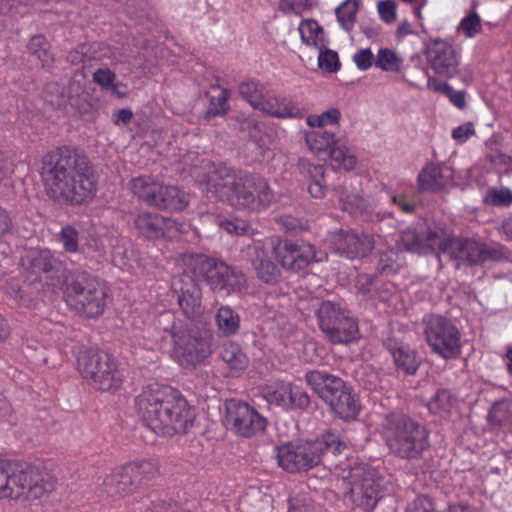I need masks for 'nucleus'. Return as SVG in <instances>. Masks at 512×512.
Instances as JSON below:
<instances>
[{"mask_svg": "<svg viewBox=\"0 0 512 512\" xmlns=\"http://www.w3.org/2000/svg\"><path fill=\"white\" fill-rule=\"evenodd\" d=\"M226 200L231 206L253 211L266 209L274 200L268 182L260 175L226 169Z\"/></svg>", "mask_w": 512, "mask_h": 512, "instance_id": "obj_7", "label": "nucleus"}, {"mask_svg": "<svg viewBox=\"0 0 512 512\" xmlns=\"http://www.w3.org/2000/svg\"><path fill=\"white\" fill-rule=\"evenodd\" d=\"M185 270L195 283H205L213 291L224 289V261L201 253L183 255Z\"/></svg>", "mask_w": 512, "mask_h": 512, "instance_id": "obj_17", "label": "nucleus"}, {"mask_svg": "<svg viewBox=\"0 0 512 512\" xmlns=\"http://www.w3.org/2000/svg\"><path fill=\"white\" fill-rule=\"evenodd\" d=\"M375 66L383 71L398 72L401 67V59L391 49L382 48L378 51Z\"/></svg>", "mask_w": 512, "mask_h": 512, "instance_id": "obj_52", "label": "nucleus"}, {"mask_svg": "<svg viewBox=\"0 0 512 512\" xmlns=\"http://www.w3.org/2000/svg\"><path fill=\"white\" fill-rule=\"evenodd\" d=\"M81 252L87 260L86 265L90 269H98L106 260V250L97 239L89 238L81 247Z\"/></svg>", "mask_w": 512, "mask_h": 512, "instance_id": "obj_44", "label": "nucleus"}, {"mask_svg": "<svg viewBox=\"0 0 512 512\" xmlns=\"http://www.w3.org/2000/svg\"><path fill=\"white\" fill-rule=\"evenodd\" d=\"M38 470L33 467H23V465L8 463V481L11 498L26 496L29 490L32 476L37 474Z\"/></svg>", "mask_w": 512, "mask_h": 512, "instance_id": "obj_25", "label": "nucleus"}, {"mask_svg": "<svg viewBox=\"0 0 512 512\" xmlns=\"http://www.w3.org/2000/svg\"><path fill=\"white\" fill-rule=\"evenodd\" d=\"M297 169L300 174L311 181L325 177V168L323 165H315L306 158H299Z\"/></svg>", "mask_w": 512, "mask_h": 512, "instance_id": "obj_56", "label": "nucleus"}, {"mask_svg": "<svg viewBox=\"0 0 512 512\" xmlns=\"http://www.w3.org/2000/svg\"><path fill=\"white\" fill-rule=\"evenodd\" d=\"M246 287V278L241 270L226 264V291L241 292Z\"/></svg>", "mask_w": 512, "mask_h": 512, "instance_id": "obj_54", "label": "nucleus"}, {"mask_svg": "<svg viewBox=\"0 0 512 512\" xmlns=\"http://www.w3.org/2000/svg\"><path fill=\"white\" fill-rule=\"evenodd\" d=\"M334 133L327 130H313L305 134V141L309 149L317 155L328 152L335 144Z\"/></svg>", "mask_w": 512, "mask_h": 512, "instance_id": "obj_40", "label": "nucleus"}, {"mask_svg": "<svg viewBox=\"0 0 512 512\" xmlns=\"http://www.w3.org/2000/svg\"><path fill=\"white\" fill-rule=\"evenodd\" d=\"M320 330L332 344H349L359 338L357 321L339 303L322 301L315 312Z\"/></svg>", "mask_w": 512, "mask_h": 512, "instance_id": "obj_12", "label": "nucleus"}, {"mask_svg": "<svg viewBox=\"0 0 512 512\" xmlns=\"http://www.w3.org/2000/svg\"><path fill=\"white\" fill-rule=\"evenodd\" d=\"M145 512H180L179 505L167 496L150 494L142 499Z\"/></svg>", "mask_w": 512, "mask_h": 512, "instance_id": "obj_45", "label": "nucleus"}, {"mask_svg": "<svg viewBox=\"0 0 512 512\" xmlns=\"http://www.w3.org/2000/svg\"><path fill=\"white\" fill-rule=\"evenodd\" d=\"M343 211L351 215L361 213L366 209V201L359 193L348 191L346 186L339 185L333 189Z\"/></svg>", "mask_w": 512, "mask_h": 512, "instance_id": "obj_37", "label": "nucleus"}, {"mask_svg": "<svg viewBox=\"0 0 512 512\" xmlns=\"http://www.w3.org/2000/svg\"><path fill=\"white\" fill-rule=\"evenodd\" d=\"M116 74L109 68L97 69L93 74V81L106 90H117L118 87H124L122 83H114Z\"/></svg>", "mask_w": 512, "mask_h": 512, "instance_id": "obj_57", "label": "nucleus"}, {"mask_svg": "<svg viewBox=\"0 0 512 512\" xmlns=\"http://www.w3.org/2000/svg\"><path fill=\"white\" fill-rule=\"evenodd\" d=\"M237 129L241 132H245L248 136L257 143L260 147L265 145V141L262 136V126L252 116H238L236 118Z\"/></svg>", "mask_w": 512, "mask_h": 512, "instance_id": "obj_48", "label": "nucleus"}, {"mask_svg": "<svg viewBox=\"0 0 512 512\" xmlns=\"http://www.w3.org/2000/svg\"><path fill=\"white\" fill-rule=\"evenodd\" d=\"M138 234L146 239L155 240L165 237L172 228V221L157 213H139L133 221Z\"/></svg>", "mask_w": 512, "mask_h": 512, "instance_id": "obj_23", "label": "nucleus"}, {"mask_svg": "<svg viewBox=\"0 0 512 512\" xmlns=\"http://www.w3.org/2000/svg\"><path fill=\"white\" fill-rule=\"evenodd\" d=\"M268 420L248 402L226 398V430L235 436L251 439L265 434Z\"/></svg>", "mask_w": 512, "mask_h": 512, "instance_id": "obj_14", "label": "nucleus"}, {"mask_svg": "<svg viewBox=\"0 0 512 512\" xmlns=\"http://www.w3.org/2000/svg\"><path fill=\"white\" fill-rule=\"evenodd\" d=\"M205 169L206 172L199 182L206 184L207 192L211 196L222 201L224 198V183L222 182L221 171L210 162H207Z\"/></svg>", "mask_w": 512, "mask_h": 512, "instance_id": "obj_41", "label": "nucleus"}, {"mask_svg": "<svg viewBox=\"0 0 512 512\" xmlns=\"http://www.w3.org/2000/svg\"><path fill=\"white\" fill-rule=\"evenodd\" d=\"M307 190L312 198L323 199L327 192V186L324 177L311 181Z\"/></svg>", "mask_w": 512, "mask_h": 512, "instance_id": "obj_64", "label": "nucleus"}, {"mask_svg": "<svg viewBox=\"0 0 512 512\" xmlns=\"http://www.w3.org/2000/svg\"><path fill=\"white\" fill-rule=\"evenodd\" d=\"M477 1H473L470 13L465 16L459 23L458 30L461 31L466 38H473L482 30V21L476 12Z\"/></svg>", "mask_w": 512, "mask_h": 512, "instance_id": "obj_49", "label": "nucleus"}, {"mask_svg": "<svg viewBox=\"0 0 512 512\" xmlns=\"http://www.w3.org/2000/svg\"><path fill=\"white\" fill-rule=\"evenodd\" d=\"M398 244L401 245L405 251L426 255L424 236H421L415 229L407 228L403 230L400 234Z\"/></svg>", "mask_w": 512, "mask_h": 512, "instance_id": "obj_47", "label": "nucleus"}, {"mask_svg": "<svg viewBox=\"0 0 512 512\" xmlns=\"http://www.w3.org/2000/svg\"><path fill=\"white\" fill-rule=\"evenodd\" d=\"M27 50L30 55L35 56L42 64V67H50L54 62L53 54L50 52V44L43 35L31 37Z\"/></svg>", "mask_w": 512, "mask_h": 512, "instance_id": "obj_43", "label": "nucleus"}, {"mask_svg": "<svg viewBox=\"0 0 512 512\" xmlns=\"http://www.w3.org/2000/svg\"><path fill=\"white\" fill-rule=\"evenodd\" d=\"M226 232L237 236H251L254 230L248 221L235 218L226 220Z\"/></svg>", "mask_w": 512, "mask_h": 512, "instance_id": "obj_61", "label": "nucleus"}, {"mask_svg": "<svg viewBox=\"0 0 512 512\" xmlns=\"http://www.w3.org/2000/svg\"><path fill=\"white\" fill-rule=\"evenodd\" d=\"M358 7L357 0H345L335 10L340 26L347 32L351 31L355 24Z\"/></svg>", "mask_w": 512, "mask_h": 512, "instance_id": "obj_46", "label": "nucleus"}, {"mask_svg": "<svg viewBox=\"0 0 512 512\" xmlns=\"http://www.w3.org/2000/svg\"><path fill=\"white\" fill-rule=\"evenodd\" d=\"M453 231L443 222H433L427 226L424 236L425 252L435 254L440 260V255L450 257L456 244Z\"/></svg>", "mask_w": 512, "mask_h": 512, "instance_id": "obj_22", "label": "nucleus"}, {"mask_svg": "<svg viewBox=\"0 0 512 512\" xmlns=\"http://www.w3.org/2000/svg\"><path fill=\"white\" fill-rule=\"evenodd\" d=\"M157 329L171 338L174 358L182 367H195L210 352L201 331L183 323L170 311L159 315Z\"/></svg>", "mask_w": 512, "mask_h": 512, "instance_id": "obj_6", "label": "nucleus"}, {"mask_svg": "<svg viewBox=\"0 0 512 512\" xmlns=\"http://www.w3.org/2000/svg\"><path fill=\"white\" fill-rule=\"evenodd\" d=\"M288 512H324L322 507L314 502L300 497H294L289 500Z\"/></svg>", "mask_w": 512, "mask_h": 512, "instance_id": "obj_60", "label": "nucleus"}, {"mask_svg": "<svg viewBox=\"0 0 512 512\" xmlns=\"http://www.w3.org/2000/svg\"><path fill=\"white\" fill-rule=\"evenodd\" d=\"M396 3L393 0H381L377 3L380 19L387 24L396 21Z\"/></svg>", "mask_w": 512, "mask_h": 512, "instance_id": "obj_62", "label": "nucleus"}, {"mask_svg": "<svg viewBox=\"0 0 512 512\" xmlns=\"http://www.w3.org/2000/svg\"><path fill=\"white\" fill-rule=\"evenodd\" d=\"M312 398L302 387L290 382L284 410L307 413L312 408Z\"/></svg>", "mask_w": 512, "mask_h": 512, "instance_id": "obj_35", "label": "nucleus"}, {"mask_svg": "<svg viewBox=\"0 0 512 512\" xmlns=\"http://www.w3.org/2000/svg\"><path fill=\"white\" fill-rule=\"evenodd\" d=\"M40 174L46 193L54 202L79 206L95 196L93 167L76 146L63 145L46 153L41 160Z\"/></svg>", "mask_w": 512, "mask_h": 512, "instance_id": "obj_1", "label": "nucleus"}, {"mask_svg": "<svg viewBox=\"0 0 512 512\" xmlns=\"http://www.w3.org/2000/svg\"><path fill=\"white\" fill-rule=\"evenodd\" d=\"M347 442L335 430H326L313 440L288 442L278 447V464L290 473L332 464V458L347 450Z\"/></svg>", "mask_w": 512, "mask_h": 512, "instance_id": "obj_3", "label": "nucleus"}, {"mask_svg": "<svg viewBox=\"0 0 512 512\" xmlns=\"http://www.w3.org/2000/svg\"><path fill=\"white\" fill-rule=\"evenodd\" d=\"M390 283L380 281L376 272L373 274H361L356 281V289L359 294L371 299L386 300L392 293Z\"/></svg>", "mask_w": 512, "mask_h": 512, "instance_id": "obj_26", "label": "nucleus"}, {"mask_svg": "<svg viewBox=\"0 0 512 512\" xmlns=\"http://www.w3.org/2000/svg\"><path fill=\"white\" fill-rule=\"evenodd\" d=\"M451 260H460L468 266H481L487 262L505 259L502 246H489L472 238L457 239Z\"/></svg>", "mask_w": 512, "mask_h": 512, "instance_id": "obj_18", "label": "nucleus"}, {"mask_svg": "<svg viewBox=\"0 0 512 512\" xmlns=\"http://www.w3.org/2000/svg\"><path fill=\"white\" fill-rule=\"evenodd\" d=\"M135 409L145 426L155 434L167 437L186 434L195 417L178 390L158 383L142 390L135 398Z\"/></svg>", "mask_w": 512, "mask_h": 512, "instance_id": "obj_2", "label": "nucleus"}, {"mask_svg": "<svg viewBox=\"0 0 512 512\" xmlns=\"http://www.w3.org/2000/svg\"><path fill=\"white\" fill-rule=\"evenodd\" d=\"M393 362L396 371L404 375L413 376L417 373L422 363V358L416 349L406 344L405 347L399 350L393 357Z\"/></svg>", "mask_w": 512, "mask_h": 512, "instance_id": "obj_34", "label": "nucleus"}, {"mask_svg": "<svg viewBox=\"0 0 512 512\" xmlns=\"http://www.w3.org/2000/svg\"><path fill=\"white\" fill-rule=\"evenodd\" d=\"M130 187L140 201L159 210L182 211L188 204L178 187L164 185L151 176L133 178Z\"/></svg>", "mask_w": 512, "mask_h": 512, "instance_id": "obj_13", "label": "nucleus"}, {"mask_svg": "<svg viewBox=\"0 0 512 512\" xmlns=\"http://www.w3.org/2000/svg\"><path fill=\"white\" fill-rule=\"evenodd\" d=\"M330 243L335 253L349 259L365 257L375 246L371 235L342 229L332 234Z\"/></svg>", "mask_w": 512, "mask_h": 512, "instance_id": "obj_20", "label": "nucleus"}, {"mask_svg": "<svg viewBox=\"0 0 512 512\" xmlns=\"http://www.w3.org/2000/svg\"><path fill=\"white\" fill-rule=\"evenodd\" d=\"M484 202L492 206H509L512 204V191L508 188H492L485 196Z\"/></svg>", "mask_w": 512, "mask_h": 512, "instance_id": "obj_55", "label": "nucleus"}, {"mask_svg": "<svg viewBox=\"0 0 512 512\" xmlns=\"http://www.w3.org/2000/svg\"><path fill=\"white\" fill-rule=\"evenodd\" d=\"M328 155L333 169H344L345 171H350L356 165V157L345 145L340 144L339 141L335 140V144H333L328 150Z\"/></svg>", "mask_w": 512, "mask_h": 512, "instance_id": "obj_39", "label": "nucleus"}, {"mask_svg": "<svg viewBox=\"0 0 512 512\" xmlns=\"http://www.w3.org/2000/svg\"><path fill=\"white\" fill-rule=\"evenodd\" d=\"M60 239L65 251L69 253L78 251V231L74 227L70 225L63 227L60 232Z\"/></svg>", "mask_w": 512, "mask_h": 512, "instance_id": "obj_59", "label": "nucleus"}, {"mask_svg": "<svg viewBox=\"0 0 512 512\" xmlns=\"http://www.w3.org/2000/svg\"><path fill=\"white\" fill-rule=\"evenodd\" d=\"M240 96L245 99L254 109L264 111L267 98L271 91L256 80H247L240 83L238 87Z\"/></svg>", "mask_w": 512, "mask_h": 512, "instance_id": "obj_29", "label": "nucleus"}, {"mask_svg": "<svg viewBox=\"0 0 512 512\" xmlns=\"http://www.w3.org/2000/svg\"><path fill=\"white\" fill-rule=\"evenodd\" d=\"M253 267L257 278L265 284L275 285L280 282L282 276L280 268L263 251L257 252L253 259Z\"/></svg>", "mask_w": 512, "mask_h": 512, "instance_id": "obj_33", "label": "nucleus"}, {"mask_svg": "<svg viewBox=\"0 0 512 512\" xmlns=\"http://www.w3.org/2000/svg\"><path fill=\"white\" fill-rule=\"evenodd\" d=\"M299 32L301 40L305 44L314 46L318 50L325 48L328 43V40L324 36L323 27L314 19L302 21Z\"/></svg>", "mask_w": 512, "mask_h": 512, "instance_id": "obj_36", "label": "nucleus"}, {"mask_svg": "<svg viewBox=\"0 0 512 512\" xmlns=\"http://www.w3.org/2000/svg\"><path fill=\"white\" fill-rule=\"evenodd\" d=\"M277 223L282 229L289 233H297L308 228V222L303 218H297L289 214L277 218Z\"/></svg>", "mask_w": 512, "mask_h": 512, "instance_id": "obj_58", "label": "nucleus"}, {"mask_svg": "<svg viewBox=\"0 0 512 512\" xmlns=\"http://www.w3.org/2000/svg\"><path fill=\"white\" fill-rule=\"evenodd\" d=\"M429 67L441 78H453L459 72V55L452 44L440 38L432 39L424 51Z\"/></svg>", "mask_w": 512, "mask_h": 512, "instance_id": "obj_19", "label": "nucleus"}, {"mask_svg": "<svg viewBox=\"0 0 512 512\" xmlns=\"http://www.w3.org/2000/svg\"><path fill=\"white\" fill-rule=\"evenodd\" d=\"M29 490L26 497L31 499H40L45 494L54 490V482L50 478H46L39 472L32 476L30 480Z\"/></svg>", "mask_w": 512, "mask_h": 512, "instance_id": "obj_51", "label": "nucleus"}, {"mask_svg": "<svg viewBox=\"0 0 512 512\" xmlns=\"http://www.w3.org/2000/svg\"><path fill=\"white\" fill-rule=\"evenodd\" d=\"M77 366L81 375L100 391H115L123 382L113 356L93 349L81 350L77 356Z\"/></svg>", "mask_w": 512, "mask_h": 512, "instance_id": "obj_10", "label": "nucleus"}, {"mask_svg": "<svg viewBox=\"0 0 512 512\" xmlns=\"http://www.w3.org/2000/svg\"><path fill=\"white\" fill-rule=\"evenodd\" d=\"M264 113L276 118H298L305 115V111L291 99L286 97H277L272 92L267 98Z\"/></svg>", "mask_w": 512, "mask_h": 512, "instance_id": "obj_28", "label": "nucleus"}, {"mask_svg": "<svg viewBox=\"0 0 512 512\" xmlns=\"http://www.w3.org/2000/svg\"><path fill=\"white\" fill-rule=\"evenodd\" d=\"M23 352L31 363L36 366H47L54 368L56 363L54 357L57 351L54 347H47L37 341H28L23 348Z\"/></svg>", "mask_w": 512, "mask_h": 512, "instance_id": "obj_32", "label": "nucleus"}, {"mask_svg": "<svg viewBox=\"0 0 512 512\" xmlns=\"http://www.w3.org/2000/svg\"><path fill=\"white\" fill-rule=\"evenodd\" d=\"M425 335L432 351L444 359H455L461 353V334L448 318L432 315L426 323Z\"/></svg>", "mask_w": 512, "mask_h": 512, "instance_id": "obj_15", "label": "nucleus"}, {"mask_svg": "<svg viewBox=\"0 0 512 512\" xmlns=\"http://www.w3.org/2000/svg\"><path fill=\"white\" fill-rule=\"evenodd\" d=\"M433 414L448 413L452 408V394L447 389H438L427 404Z\"/></svg>", "mask_w": 512, "mask_h": 512, "instance_id": "obj_50", "label": "nucleus"}, {"mask_svg": "<svg viewBox=\"0 0 512 512\" xmlns=\"http://www.w3.org/2000/svg\"><path fill=\"white\" fill-rule=\"evenodd\" d=\"M381 435L389 452L404 460H418L430 447L427 428L401 411L384 415Z\"/></svg>", "mask_w": 512, "mask_h": 512, "instance_id": "obj_4", "label": "nucleus"}, {"mask_svg": "<svg viewBox=\"0 0 512 512\" xmlns=\"http://www.w3.org/2000/svg\"><path fill=\"white\" fill-rule=\"evenodd\" d=\"M344 478L350 484L348 498L353 507L372 512L383 497L384 478L380 472L368 463L355 462L349 465Z\"/></svg>", "mask_w": 512, "mask_h": 512, "instance_id": "obj_9", "label": "nucleus"}, {"mask_svg": "<svg viewBox=\"0 0 512 512\" xmlns=\"http://www.w3.org/2000/svg\"><path fill=\"white\" fill-rule=\"evenodd\" d=\"M106 291L99 279L85 271H76L66 278L67 304L87 318L101 315L106 306Z\"/></svg>", "mask_w": 512, "mask_h": 512, "instance_id": "obj_8", "label": "nucleus"}, {"mask_svg": "<svg viewBox=\"0 0 512 512\" xmlns=\"http://www.w3.org/2000/svg\"><path fill=\"white\" fill-rule=\"evenodd\" d=\"M158 475V464L153 460H143L128 463L113 470L105 478L103 485L108 495L124 497L147 486Z\"/></svg>", "mask_w": 512, "mask_h": 512, "instance_id": "obj_11", "label": "nucleus"}, {"mask_svg": "<svg viewBox=\"0 0 512 512\" xmlns=\"http://www.w3.org/2000/svg\"><path fill=\"white\" fill-rule=\"evenodd\" d=\"M289 384L284 380L270 381L262 387V395L269 404L284 410Z\"/></svg>", "mask_w": 512, "mask_h": 512, "instance_id": "obj_42", "label": "nucleus"}, {"mask_svg": "<svg viewBox=\"0 0 512 512\" xmlns=\"http://www.w3.org/2000/svg\"><path fill=\"white\" fill-rule=\"evenodd\" d=\"M172 288L178 295V304L184 315L193 319L201 314V290L188 273L175 276Z\"/></svg>", "mask_w": 512, "mask_h": 512, "instance_id": "obj_21", "label": "nucleus"}, {"mask_svg": "<svg viewBox=\"0 0 512 512\" xmlns=\"http://www.w3.org/2000/svg\"><path fill=\"white\" fill-rule=\"evenodd\" d=\"M249 366V358L235 342L226 344V378L240 377Z\"/></svg>", "mask_w": 512, "mask_h": 512, "instance_id": "obj_31", "label": "nucleus"}, {"mask_svg": "<svg viewBox=\"0 0 512 512\" xmlns=\"http://www.w3.org/2000/svg\"><path fill=\"white\" fill-rule=\"evenodd\" d=\"M273 253L281 267L291 272H300L310 264L323 262L327 258L325 253L317 252L315 246L304 240H278Z\"/></svg>", "mask_w": 512, "mask_h": 512, "instance_id": "obj_16", "label": "nucleus"}, {"mask_svg": "<svg viewBox=\"0 0 512 512\" xmlns=\"http://www.w3.org/2000/svg\"><path fill=\"white\" fill-rule=\"evenodd\" d=\"M419 192L436 193L444 189L446 180L440 166L433 163L426 165L418 175Z\"/></svg>", "mask_w": 512, "mask_h": 512, "instance_id": "obj_30", "label": "nucleus"}, {"mask_svg": "<svg viewBox=\"0 0 512 512\" xmlns=\"http://www.w3.org/2000/svg\"><path fill=\"white\" fill-rule=\"evenodd\" d=\"M487 420L492 427H511L512 400L504 398L495 402L487 415Z\"/></svg>", "mask_w": 512, "mask_h": 512, "instance_id": "obj_38", "label": "nucleus"}, {"mask_svg": "<svg viewBox=\"0 0 512 512\" xmlns=\"http://www.w3.org/2000/svg\"><path fill=\"white\" fill-rule=\"evenodd\" d=\"M353 60L359 70L369 69L374 61V55L370 48L361 49L353 56Z\"/></svg>", "mask_w": 512, "mask_h": 512, "instance_id": "obj_63", "label": "nucleus"}, {"mask_svg": "<svg viewBox=\"0 0 512 512\" xmlns=\"http://www.w3.org/2000/svg\"><path fill=\"white\" fill-rule=\"evenodd\" d=\"M318 66L327 73H336L341 67L337 52L326 47L319 50Z\"/></svg>", "mask_w": 512, "mask_h": 512, "instance_id": "obj_53", "label": "nucleus"}, {"mask_svg": "<svg viewBox=\"0 0 512 512\" xmlns=\"http://www.w3.org/2000/svg\"><path fill=\"white\" fill-rule=\"evenodd\" d=\"M29 267L33 273H44L47 278L60 282L65 277L66 265L49 250H40L29 258Z\"/></svg>", "mask_w": 512, "mask_h": 512, "instance_id": "obj_24", "label": "nucleus"}, {"mask_svg": "<svg viewBox=\"0 0 512 512\" xmlns=\"http://www.w3.org/2000/svg\"><path fill=\"white\" fill-rule=\"evenodd\" d=\"M375 272L380 277H389L398 274L406 262L399 249L387 248L376 253Z\"/></svg>", "mask_w": 512, "mask_h": 512, "instance_id": "obj_27", "label": "nucleus"}, {"mask_svg": "<svg viewBox=\"0 0 512 512\" xmlns=\"http://www.w3.org/2000/svg\"><path fill=\"white\" fill-rule=\"evenodd\" d=\"M304 379L335 418L346 423L358 419L361 401L348 382L326 370L317 369L307 371Z\"/></svg>", "mask_w": 512, "mask_h": 512, "instance_id": "obj_5", "label": "nucleus"}]
</instances>
